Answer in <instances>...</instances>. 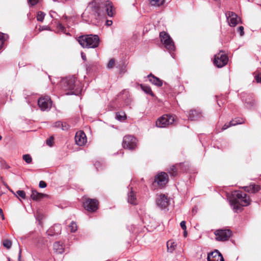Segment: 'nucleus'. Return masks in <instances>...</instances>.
Segmentation results:
<instances>
[{"label":"nucleus","instance_id":"nucleus-42","mask_svg":"<svg viewBox=\"0 0 261 261\" xmlns=\"http://www.w3.org/2000/svg\"><path fill=\"white\" fill-rule=\"evenodd\" d=\"M54 126L57 128L61 127L62 129L64 130V128H63L64 126H63V122L61 121H59L56 122L54 123Z\"/></svg>","mask_w":261,"mask_h":261},{"label":"nucleus","instance_id":"nucleus-18","mask_svg":"<svg viewBox=\"0 0 261 261\" xmlns=\"http://www.w3.org/2000/svg\"><path fill=\"white\" fill-rule=\"evenodd\" d=\"M207 259V261H224L222 254L218 250L208 253Z\"/></svg>","mask_w":261,"mask_h":261},{"label":"nucleus","instance_id":"nucleus-13","mask_svg":"<svg viewBox=\"0 0 261 261\" xmlns=\"http://www.w3.org/2000/svg\"><path fill=\"white\" fill-rule=\"evenodd\" d=\"M216 240L219 241H225L227 240L231 234L229 229H218L215 231Z\"/></svg>","mask_w":261,"mask_h":261},{"label":"nucleus","instance_id":"nucleus-61","mask_svg":"<svg viewBox=\"0 0 261 261\" xmlns=\"http://www.w3.org/2000/svg\"><path fill=\"white\" fill-rule=\"evenodd\" d=\"M2 194H3V193L0 192V196H2Z\"/></svg>","mask_w":261,"mask_h":261},{"label":"nucleus","instance_id":"nucleus-9","mask_svg":"<svg viewBox=\"0 0 261 261\" xmlns=\"http://www.w3.org/2000/svg\"><path fill=\"white\" fill-rule=\"evenodd\" d=\"M240 97L247 109H251L255 106V100L252 93L243 92L241 93Z\"/></svg>","mask_w":261,"mask_h":261},{"label":"nucleus","instance_id":"nucleus-3","mask_svg":"<svg viewBox=\"0 0 261 261\" xmlns=\"http://www.w3.org/2000/svg\"><path fill=\"white\" fill-rule=\"evenodd\" d=\"M84 48H95L98 46L100 39L97 35H85L78 37L77 40Z\"/></svg>","mask_w":261,"mask_h":261},{"label":"nucleus","instance_id":"nucleus-43","mask_svg":"<svg viewBox=\"0 0 261 261\" xmlns=\"http://www.w3.org/2000/svg\"><path fill=\"white\" fill-rule=\"evenodd\" d=\"M121 95H124V97L125 98H128V96H129V94H128V92L127 91H126V90H122L119 94V96H120Z\"/></svg>","mask_w":261,"mask_h":261},{"label":"nucleus","instance_id":"nucleus-29","mask_svg":"<svg viewBox=\"0 0 261 261\" xmlns=\"http://www.w3.org/2000/svg\"><path fill=\"white\" fill-rule=\"evenodd\" d=\"M141 88L142 90L146 94L150 95L153 96L154 95L151 88L149 86L141 84Z\"/></svg>","mask_w":261,"mask_h":261},{"label":"nucleus","instance_id":"nucleus-8","mask_svg":"<svg viewBox=\"0 0 261 261\" xmlns=\"http://www.w3.org/2000/svg\"><path fill=\"white\" fill-rule=\"evenodd\" d=\"M240 97L247 109H251L255 106V100L252 93L243 92L241 93Z\"/></svg>","mask_w":261,"mask_h":261},{"label":"nucleus","instance_id":"nucleus-24","mask_svg":"<svg viewBox=\"0 0 261 261\" xmlns=\"http://www.w3.org/2000/svg\"><path fill=\"white\" fill-rule=\"evenodd\" d=\"M244 188L246 191L252 193H255L260 190V186L255 184L250 185L249 187H244Z\"/></svg>","mask_w":261,"mask_h":261},{"label":"nucleus","instance_id":"nucleus-52","mask_svg":"<svg viewBox=\"0 0 261 261\" xmlns=\"http://www.w3.org/2000/svg\"><path fill=\"white\" fill-rule=\"evenodd\" d=\"M21 250L20 249L19 251L18 257V261H21ZM9 261H12V260L10 259V258H9Z\"/></svg>","mask_w":261,"mask_h":261},{"label":"nucleus","instance_id":"nucleus-45","mask_svg":"<svg viewBox=\"0 0 261 261\" xmlns=\"http://www.w3.org/2000/svg\"><path fill=\"white\" fill-rule=\"evenodd\" d=\"M238 32L240 33L241 36H243L244 34V27L242 26L240 27L238 29Z\"/></svg>","mask_w":261,"mask_h":261},{"label":"nucleus","instance_id":"nucleus-46","mask_svg":"<svg viewBox=\"0 0 261 261\" xmlns=\"http://www.w3.org/2000/svg\"><path fill=\"white\" fill-rule=\"evenodd\" d=\"M39 186L41 188H44L47 186L46 182L43 180L39 182Z\"/></svg>","mask_w":261,"mask_h":261},{"label":"nucleus","instance_id":"nucleus-54","mask_svg":"<svg viewBox=\"0 0 261 261\" xmlns=\"http://www.w3.org/2000/svg\"><path fill=\"white\" fill-rule=\"evenodd\" d=\"M58 27L59 30H61L64 33H65L64 28L61 24H59Z\"/></svg>","mask_w":261,"mask_h":261},{"label":"nucleus","instance_id":"nucleus-63","mask_svg":"<svg viewBox=\"0 0 261 261\" xmlns=\"http://www.w3.org/2000/svg\"><path fill=\"white\" fill-rule=\"evenodd\" d=\"M218 105L219 106V107H220V105L219 104V102H218Z\"/></svg>","mask_w":261,"mask_h":261},{"label":"nucleus","instance_id":"nucleus-37","mask_svg":"<svg viewBox=\"0 0 261 261\" xmlns=\"http://www.w3.org/2000/svg\"><path fill=\"white\" fill-rule=\"evenodd\" d=\"M3 244L7 249H10L12 246V242L8 239H6L3 241Z\"/></svg>","mask_w":261,"mask_h":261},{"label":"nucleus","instance_id":"nucleus-26","mask_svg":"<svg viewBox=\"0 0 261 261\" xmlns=\"http://www.w3.org/2000/svg\"><path fill=\"white\" fill-rule=\"evenodd\" d=\"M54 250L57 254H61L64 251L63 246L60 244L58 242H56L54 244Z\"/></svg>","mask_w":261,"mask_h":261},{"label":"nucleus","instance_id":"nucleus-14","mask_svg":"<svg viewBox=\"0 0 261 261\" xmlns=\"http://www.w3.org/2000/svg\"><path fill=\"white\" fill-rule=\"evenodd\" d=\"M227 21L230 27H234L240 21V18L234 12L228 11L225 13Z\"/></svg>","mask_w":261,"mask_h":261},{"label":"nucleus","instance_id":"nucleus-34","mask_svg":"<svg viewBox=\"0 0 261 261\" xmlns=\"http://www.w3.org/2000/svg\"><path fill=\"white\" fill-rule=\"evenodd\" d=\"M68 227L71 232H74L77 229V224L74 221H72L69 225Z\"/></svg>","mask_w":261,"mask_h":261},{"label":"nucleus","instance_id":"nucleus-7","mask_svg":"<svg viewBox=\"0 0 261 261\" xmlns=\"http://www.w3.org/2000/svg\"><path fill=\"white\" fill-rule=\"evenodd\" d=\"M175 121L174 116L170 115H164L156 121V126L158 127H166L172 124Z\"/></svg>","mask_w":261,"mask_h":261},{"label":"nucleus","instance_id":"nucleus-41","mask_svg":"<svg viewBox=\"0 0 261 261\" xmlns=\"http://www.w3.org/2000/svg\"><path fill=\"white\" fill-rule=\"evenodd\" d=\"M16 193L19 196H20L22 199H25L26 197L25 193L24 191L18 190L16 192Z\"/></svg>","mask_w":261,"mask_h":261},{"label":"nucleus","instance_id":"nucleus-15","mask_svg":"<svg viewBox=\"0 0 261 261\" xmlns=\"http://www.w3.org/2000/svg\"><path fill=\"white\" fill-rule=\"evenodd\" d=\"M188 117L191 121H199L203 118V115L200 109H192L188 112Z\"/></svg>","mask_w":261,"mask_h":261},{"label":"nucleus","instance_id":"nucleus-5","mask_svg":"<svg viewBox=\"0 0 261 261\" xmlns=\"http://www.w3.org/2000/svg\"><path fill=\"white\" fill-rule=\"evenodd\" d=\"M160 38L161 42L164 45L165 47L169 51L172 58H174V55L172 53L175 49V46L170 35L165 32H161L160 33Z\"/></svg>","mask_w":261,"mask_h":261},{"label":"nucleus","instance_id":"nucleus-44","mask_svg":"<svg viewBox=\"0 0 261 261\" xmlns=\"http://www.w3.org/2000/svg\"><path fill=\"white\" fill-rule=\"evenodd\" d=\"M94 166L95 167L96 169L97 170H101L102 169V168H101V163L99 161H96L94 163Z\"/></svg>","mask_w":261,"mask_h":261},{"label":"nucleus","instance_id":"nucleus-21","mask_svg":"<svg viewBox=\"0 0 261 261\" xmlns=\"http://www.w3.org/2000/svg\"><path fill=\"white\" fill-rule=\"evenodd\" d=\"M31 197L33 200L37 201L44 198H47L48 197V195L45 194L39 193L36 190H32Z\"/></svg>","mask_w":261,"mask_h":261},{"label":"nucleus","instance_id":"nucleus-22","mask_svg":"<svg viewBox=\"0 0 261 261\" xmlns=\"http://www.w3.org/2000/svg\"><path fill=\"white\" fill-rule=\"evenodd\" d=\"M61 232V227L59 225H55L50 227L46 232L47 234L50 236H54L58 234Z\"/></svg>","mask_w":261,"mask_h":261},{"label":"nucleus","instance_id":"nucleus-35","mask_svg":"<svg viewBox=\"0 0 261 261\" xmlns=\"http://www.w3.org/2000/svg\"><path fill=\"white\" fill-rule=\"evenodd\" d=\"M116 118L119 121H123L126 119V115L123 112L116 113Z\"/></svg>","mask_w":261,"mask_h":261},{"label":"nucleus","instance_id":"nucleus-58","mask_svg":"<svg viewBox=\"0 0 261 261\" xmlns=\"http://www.w3.org/2000/svg\"><path fill=\"white\" fill-rule=\"evenodd\" d=\"M184 236L185 237H186L187 236V232L186 230H184Z\"/></svg>","mask_w":261,"mask_h":261},{"label":"nucleus","instance_id":"nucleus-51","mask_svg":"<svg viewBox=\"0 0 261 261\" xmlns=\"http://www.w3.org/2000/svg\"><path fill=\"white\" fill-rule=\"evenodd\" d=\"M231 126V125H230V123H229L228 124L226 123V124H225L223 125V126L222 127V130H225V129H226L228 128L229 127H230V126Z\"/></svg>","mask_w":261,"mask_h":261},{"label":"nucleus","instance_id":"nucleus-6","mask_svg":"<svg viewBox=\"0 0 261 261\" xmlns=\"http://www.w3.org/2000/svg\"><path fill=\"white\" fill-rule=\"evenodd\" d=\"M228 61V56L223 51L220 50L219 53L215 55L214 64L217 67L221 68L227 64Z\"/></svg>","mask_w":261,"mask_h":261},{"label":"nucleus","instance_id":"nucleus-53","mask_svg":"<svg viewBox=\"0 0 261 261\" xmlns=\"http://www.w3.org/2000/svg\"><path fill=\"white\" fill-rule=\"evenodd\" d=\"M113 23V22L112 20H107L106 22V25L107 26H111Z\"/></svg>","mask_w":261,"mask_h":261},{"label":"nucleus","instance_id":"nucleus-47","mask_svg":"<svg viewBox=\"0 0 261 261\" xmlns=\"http://www.w3.org/2000/svg\"><path fill=\"white\" fill-rule=\"evenodd\" d=\"M186 224V222L185 221H182L180 223V227L184 230H186L187 229Z\"/></svg>","mask_w":261,"mask_h":261},{"label":"nucleus","instance_id":"nucleus-1","mask_svg":"<svg viewBox=\"0 0 261 261\" xmlns=\"http://www.w3.org/2000/svg\"><path fill=\"white\" fill-rule=\"evenodd\" d=\"M249 196L242 191H235L232 194V197L229 200L230 205L234 213H239L243 210L242 207L250 204Z\"/></svg>","mask_w":261,"mask_h":261},{"label":"nucleus","instance_id":"nucleus-56","mask_svg":"<svg viewBox=\"0 0 261 261\" xmlns=\"http://www.w3.org/2000/svg\"><path fill=\"white\" fill-rule=\"evenodd\" d=\"M74 1H75V0H66V3H67V2H70V4H73V3H74Z\"/></svg>","mask_w":261,"mask_h":261},{"label":"nucleus","instance_id":"nucleus-32","mask_svg":"<svg viewBox=\"0 0 261 261\" xmlns=\"http://www.w3.org/2000/svg\"><path fill=\"white\" fill-rule=\"evenodd\" d=\"M244 122V120L241 118H237L234 119L232 120L229 122V123H230V125L231 126H234L237 124H242Z\"/></svg>","mask_w":261,"mask_h":261},{"label":"nucleus","instance_id":"nucleus-19","mask_svg":"<svg viewBox=\"0 0 261 261\" xmlns=\"http://www.w3.org/2000/svg\"><path fill=\"white\" fill-rule=\"evenodd\" d=\"M156 204L161 208H165L168 205V199L165 195H160L156 199Z\"/></svg>","mask_w":261,"mask_h":261},{"label":"nucleus","instance_id":"nucleus-12","mask_svg":"<svg viewBox=\"0 0 261 261\" xmlns=\"http://www.w3.org/2000/svg\"><path fill=\"white\" fill-rule=\"evenodd\" d=\"M98 201L95 199L86 198L83 202L85 209L89 212H95L98 208Z\"/></svg>","mask_w":261,"mask_h":261},{"label":"nucleus","instance_id":"nucleus-57","mask_svg":"<svg viewBox=\"0 0 261 261\" xmlns=\"http://www.w3.org/2000/svg\"><path fill=\"white\" fill-rule=\"evenodd\" d=\"M4 185L8 189H10V187L6 182H4Z\"/></svg>","mask_w":261,"mask_h":261},{"label":"nucleus","instance_id":"nucleus-62","mask_svg":"<svg viewBox=\"0 0 261 261\" xmlns=\"http://www.w3.org/2000/svg\"><path fill=\"white\" fill-rule=\"evenodd\" d=\"M129 100L128 99L127 101H126V103H128V102H129Z\"/></svg>","mask_w":261,"mask_h":261},{"label":"nucleus","instance_id":"nucleus-27","mask_svg":"<svg viewBox=\"0 0 261 261\" xmlns=\"http://www.w3.org/2000/svg\"><path fill=\"white\" fill-rule=\"evenodd\" d=\"M176 244L171 241L169 240L167 242V251L170 253H172L175 249Z\"/></svg>","mask_w":261,"mask_h":261},{"label":"nucleus","instance_id":"nucleus-17","mask_svg":"<svg viewBox=\"0 0 261 261\" xmlns=\"http://www.w3.org/2000/svg\"><path fill=\"white\" fill-rule=\"evenodd\" d=\"M75 141L79 146H83L87 142V137L83 131L77 132L75 136Z\"/></svg>","mask_w":261,"mask_h":261},{"label":"nucleus","instance_id":"nucleus-50","mask_svg":"<svg viewBox=\"0 0 261 261\" xmlns=\"http://www.w3.org/2000/svg\"><path fill=\"white\" fill-rule=\"evenodd\" d=\"M81 58H82V59L84 61H86V60H87V58H86V54L83 53V52H81Z\"/></svg>","mask_w":261,"mask_h":261},{"label":"nucleus","instance_id":"nucleus-40","mask_svg":"<svg viewBox=\"0 0 261 261\" xmlns=\"http://www.w3.org/2000/svg\"><path fill=\"white\" fill-rule=\"evenodd\" d=\"M115 64V59H111L109 61V63H108V64L107 65V68L108 69L112 68L114 66Z\"/></svg>","mask_w":261,"mask_h":261},{"label":"nucleus","instance_id":"nucleus-59","mask_svg":"<svg viewBox=\"0 0 261 261\" xmlns=\"http://www.w3.org/2000/svg\"><path fill=\"white\" fill-rule=\"evenodd\" d=\"M10 192H11L12 193L14 194V192L12 191V190L10 188V189H8Z\"/></svg>","mask_w":261,"mask_h":261},{"label":"nucleus","instance_id":"nucleus-55","mask_svg":"<svg viewBox=\"0 0 261 261\" xmlns=\"http://www.w3.org/2000/svg\"><path fill=\"white\" fill-rule=\"evenodd\" d=\"M0 216H1L3 220L5 219V217H4V214H3V210H2V209L1 207H0Z\"/></svg>","mask_w":261,"mask_h":261},{"label":"nucleus","instance_id":"nucleus-11","mask_svg":"<svg viewBox=\"0 0 261 261\" xmlns=\"http://www.w3.org/2000/svg\"><path fill=\"white\" fill-rule=\"evenodd\" d=\"M39 107L42 111L49 110L51 107L52 101L49 96L41 97L38 100Z\"/></svg>","mask_w":261,"mask_h":261},{"label":"nucleus","instance_id":"nucleus-49","mask_svg":"<svg viewBox=\"0 0 261 261\" xmlns=\"http://www.w3.org/2000/svg\"><path fill=\"white\" fill-rule=\"evenodd\" d=\"M38 2V0H28V3L32 6H34Z\"/></svg>","mask_w":261,"mask_h":261},{"label":"nucleus","instance_id":"nucleus-30","mask_svg":"<svg viewBox=\"0 0 261 261\" xmlns=\"http://www.w3.org/2000/svg\"><path fill=\"white\" fill-rule=\"evenodd\" d=\"M165 0H149L151 6L155 7H160L164 3Z\"/></svg>","mask_w":261,"mask_h":261},{"label":"nucleus","instance_id":"nucleus-33","mask_svg":"<svg viewBox=\"0 0 261 261\" xmlns=\"http://www.w3.org/2000/svg\"><path fill=\"white\" fill-rule=\"evenodd\" d=\"M253 75L256 82L261 83V71L257 70L253 73Z\"/></svg>","mask_w":261,"mask_h":261},{"label":"nucleus","instance_id":"nucleus-16","mask_svg":"<svg viewBox=\"0 0 261 261\" xmlns=\"http://www.w3.org/2000/svg\"><path fill=\"white\" fill-rule=\"evenodd\" d=\"M168 181V175L166 173L162 172L158 174L154 178V182L157 183L160 187H163Z\"/></svg>","mask_w":261,"mask_h":261},{"label":"nucleus","instance_id":"nucleus-2","mask_svg":"<svg viewBox=\"0 0 261 261\" xmlns=\"http://www.w3.org/2000/svg\"><path fill=\"white\" fill-rule=\"evenodd\" d=\"M82 92V84L75 75L66 77V95H79Z\"/></svg>","mask_w":261,"mask_h":261},{"label":"nucleus","instance_id":"nucleus-39","mask_svg":"<svg viewBox=\"0 0 261 261\" xmlns=\"http://www.w3.org/2000/svg\"><path fill=\"white\" fill-rule=\"evenodd\" d=\"M54 138L53 136H51L49 138L46 140V144L49 146H52L54 144Z\"/></svg>","mask_w":261,"mask_h":261},{"label":"nucleus","instance_id":"nucleus-31","mask_svg":"<svg viewBox=\"0 0 261 261\" xmlns=\"http://www.w3.org/2000/svg\"><path fill=\"white\" fill-rule=\"evenodd\" d=\"M168 172L170 176L172 177L176 176L177 174L176 166L173 165L170 167L168 170Z\"/></svg>","mask_w":261,"mask_h":261},{"label":"nucleus","instance_id":"nucleus-64","mask_svg":"<svg viewBox=\"0 0 261 261\" xmlns=\"http://www.w3.org/2000/svg\"><path fill=\"white\" fill-rule=\"evenodd\" d=\"M127 261H131V260H127Z\"/></svg>","mask_w":261,"mask_h":261},{"label":"nucleus","instance_id":"nucleus-4","mask_svg":"<svg viewBox=\"0 0 261 261\" xmlns=\"http://www.w3.org/2000/svg\"><path fill=\"white\" fill-rule=\"evenodd\" d=\"M86 11L91 14L92 18L97 19L104 15L103 3L92 1L89 3Z\"/></svg>","mask_w":261,"mask_h":261},{"label":"nucleus","instance_id":"nucleus-10","mask_svg":"<svg viewBox=\"0 0 261 261\" xmlns=\"http://www.w3.org/2000/svg\"><path fill=\"white\" fill-rule=\"evenodd\" d=\"M137 140L133 136H125L123 138L122 146L124 148L129 150H134L137 147Z\"/></svg>","mask_w":261,"mask_h":261},{"label":"nucleus","instance_id":"nucleus-20","mask_svg":"<svg viewBox=\"0 0 261 261\" xmlns=\"http://www.w3.org/2000/svg\"><path fill=\"white\" fill-rule=\"evenodd\" d=\"M103 5L104 12L106 11L109 16L113 17L114 15L115 11L112 3L111 2L107 1L105 3H103Z\"/></svg>","mask_w":261,"mask_h":261},{"label":"nucleus","instance_id":"nucleus-23","mask_svg":"<svg viewBox=\"0 0 261 261\" xmlns=\"http://www.w3.org/2000/svg\"><path fill=\"white\" fill-rule=\"evenodd\" d=\"M148 78L149 79V81L153 85L158 86L161 87L163 85V82L162 80H161L159 78L155 77L153 74L150 73L148 76Z\"/></svg>","mask_w":261,"mask_h":261},{"label":"nucleus","instance_id":"nucleus-28","mask_svg":"<svg viewBox=\"0 0 261 261\" xmlns=\"http://www.w3.org/2000/svg\"><path fill=\"white\" fill-rule=\"evenodd\" d=\"M9 38L8 35L0 32V49H1L4 45L5 42Z\"/></svg>","mask_w":261,"mask_h":261},{"label":"nucleus","instance_id":"nucleus-36","mask_svg":"<svg viewBox=\"0 0 261 261\" xmlns=\"http://www.w3.org/2000/svg\"><path fill=\"white\" fill-rule=\"evenodd\" d=\"M22 159L28 164H30L32 161V159L31 155L29 154H24L22 156Z\"/></svg>","mask_w":261,"mask_h":261},{"label":"nucleus","instance_id":"nucleus-38","mask_svg":"<svg viewBox=\"0 0 261 261\" xmlns=\"http://www.w3.org/2000/svg\"><path fill=\"white\" fill-rule=\"evenodd\" d=\"M45 14L39 11L37 15V19L39 21H43L44 18Z\"/></svg>","mask_w":261,"mask_h":261},{"label":"nucleus","instance_id":"nucleus-48","mask_svg":"<svg viewBox=\"0 0 261 261\" xmlns=\"http://www.w3.org/2000/svg\"><path fill=\"white\" fill-rule=\"evenodd\" d=\"M49 28L47 26H39L38 29L39 32H41L44 30H49Z\"/></svg>","mask_w":261,"mask_h":261},{"label":"nucleus","instance_id":"nucleus-60","mask_svg":"<svg viewBox=\"0 0 261 261\" xmlns=\"http://www.w3.org/2000/svg\"><path fill=\"white\" fill-rule=\"evenodd\" d=\"M66 35H70V34H69V33H66Z\"/></svg>","mask_w":261,"mask_h":261},{"label":"nucleus","instance_id":"nucleus-25","mask_svg":"<svg viewBox=\"0 0 261 261\" xmlns=\"http://www.w3.org/2000/svg\"><path fill=\"white\" fill-rule=\"evenodd\" d=\"M127 201L128 203L133 205H136L137 203L135 194L132 191V189H131L130 191L128 193Z\"/></svg>","mask_w":261,"mask_h":261}]
</instances>
